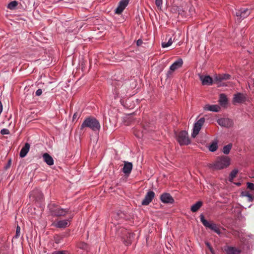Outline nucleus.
<instances>
[{
    "label": "nucleus",
    "mask_w": 254,
    "mask_h": 254,
    "mask_svg": "<svg viewBox=\"0 0 254 254\" xmlns=\"http://www.w3.org/2000/svg\"><path fill=\"white\" fill-rule=\"evenodd\" d=\"M101 126L99 122L94 117L86 118L83 122L80 129H84L86 128H89L94 131H99Z\"/></svg>",
    "instance_id": "nucleus-1"
},
{
    "label": "nucleus",
    "mask_w": 254,
    "mask_h": 254,
    "mask_svg": "<svg viewBox=\"0 0 254 254\" xmlns=\"http://www.w3.org/2000/svg\"><path fill=\"white\" fill-rule=\"evenodd\" d=\"M230 161V158L228 157L223 156L218 157L214 163L210 164L209 167L214 170L223 169L229 166Z\"/></svg>",
    "instance_id": "nucleus-2"
},
{
    "label": "nucleus",
    "mask_w": 254,
    "mask_h": 254,
    "mask_svg": "<svg viewBox=\"0 0 254 254\" xmlns=\"http://www.w3.org/2000/svg\"><path fill=\"white\" fill-rule=\"evenodd\" d=\"M130 84L131 81H128L125 82L120 87H116L114 90L115 98H124L127 95V90L133 87H130Z\"/></svg>",
    "instance_id": "nucleus-3"
},
{
    "label": "nucleus",
    "mask_w": 254,
    "mask_h": 254,
    "mask_svg": "<svg viewBox=\"0 0 254 254\" xmlns=\"http://www.w3.org/2000/svg\"><path fill=\"white\" fill-rule=\"evenodd\" d=\"M117 234L122 238L124 243L127 246L131 244L134 235L124 228H120L118 231Z\"/></svg>",
    "instance_id": "nucleus-4"
},
{
    "label": "nucleus",
    "mask_w": 254,
    "mask_h": 254,
    "mask_svg": "<svg viewBox=\"0 0 254 254\" xmlns=\"http://www.w3.org/2000/svg\"><path fill=\"white\" fill-rule=\"evenodd\" d=\"M200 219L201 223L206 228H209L211 230H213L218 235L221 234V231L218 226L214 223H210L208 221H207L205 219L203 214H201L200 215Z\"/></svg>",
    "instance_id": "nucleus-5"
},
{
    "label": "nucleus",
    "mask_w": 254,
    "mask_h": 254,
    "mask_svg": "<svg viewBox=\"0 0 254 254\" xmlns=\"http://www.w3.org/2000/svg\"><path fill=\"white\" fill-rule=\"evenodd\" d=\"M177 140L181 145H188L190 142L188 132L185 130L181 131L178 133Z\"/></svg>",
    "instance_id": "nucleus-6"
},
{
    "label": "nucleus",
    "mask_w": 254,
    "mask_h": 254,
    "mask_svg": "<svg viewBox=\"0 0 254 254\" xmlns=\"http://www.w3.org/2000/svg\"><path fill=\"white\" fill-rule=\"evenodd\" d=\"M205 122L204 118H201L195 124L193 128V132L191 134V136L193 138L198 134L202 125Z\"/></svg>",
    "instance_id": "nucleus-7"
},
{
    "label": "nucleus",
    "mask_w": 254,
    "mask_h": 254,
    "mask_svg": "<svg viewBox=\"0 0 254 254\" xmlns=\"http://www.w3.org/2000/svg\"><path fill=\"white\" fill-rule=\"evenodd\" d=\"M251 11L247 8H242L236 12V15L237 20H241L249 15Z\"/></svg>",
    "instance_id": "nucleus-8"
},
{
    "label": "nucleus",
    "mask_w": 254,
    "mask_h": 254,
    "mask_svg": "<svg viewBox=\"0 0 254 254\" xmlns=\"http://www.w3.org/2000/svg\"><path fill=\"white\" fill-rule=\"evenodd\" d=\"M183 64V61L182 59H179L178 60L175 61L170 66L169 70L168 71L167 76H169V74H171L172 72L175 70L181 67Z\"/></svg>",
    "instance_id": "nucleus-9"
},
{
    "label": "nucleus",
    "mask_w": 254,
    "mask_h": 254,
    "mask_svg": "<svg viewBox=\"0 0 254 254\" xmlns=\"http://www.w3.org/2000/svg\"><path fill=\"white\" fill-rule=\"evenodd\" d=\"M218 124L221 127L229 128L233 126V122L229 118H221L217 120Z\"/></svg>",
    "instance_id": "nucleus-10"
},
{
    "label": "nucleus",
    "mask_w": 254,
    "mask_h": 254,
    "mask_svg": "<svg viewBox=\"0 0 254 254\" xmlns=\"http://www.w3.org/2000/svg\"><path fill=\"white\" fill-rule=\"evenodd\" d=\"M155 196L154 192L150 190L146 194L144 198L142 200L141 202V204L142 205H147L150 202L152 201V199L154 198Z\"/></svg>",
    "instance_id": "nucleus-11"
},
{
    "label": "nucleus",
    "mask_w": 254,
    "mask_h": 254,
    "mask_svg": "<svg viewBox=\"0 0 254 254\" xmlns=\"http://www.w3.org/2000/svg\"><path fill=\"white\" fill-rule=\"evenodd\" d=\"M30 197L34 199L36 201H41L43 198V195L40 190L36 189L30 192Z\"/></svg>",
    "instance_id": "nucleus-12"
},
{
    "label": "nucleus",
    "mask_w": 254,
    "mask_h": 254,
    "mask_svg": "<svg viewBox=\"0 0 254 254\" xmlns=\"http://www.w3.org/2000/svg\"><path fill=\"white\" fill-rule=\"evenodd\" d=\"M128 0H121L116 8L115 11L116 14H121L128 4Z\"/></svg>",
    "instance_id": "nucleus-13"
},
{
    "label": "nucleus",
    "mask_w": 254,
    "mask_h": 254,
    "mask_svg": "<svg viewBox=\"0 0 254 254\" xmlns=\"http://www.w3.org/2000/svg\"><path fill=\"white\" fill-rule=\"evenodd\" d=\"M68 209L57 207L52 210V215L56 216H64L68 212Z\"/></svg>",
    "instance_id": "nucleus-14"
},
{
    "label": "nucleus",
    "mask_w": 254,
    "mask_h": 254,
    "mask_svg": "<svg viewBox=\"0 0 254 254\" xmlns=\"http://www.w3.org/2000/svg\"><path fill=\"white\" fill-rule=\"evenodd\" d=\"M160 199L165 203H173L174 200L169 193H164L160 196Z\"/></svg>",
    "instance_id": "nucleus-15"
},
{
    "label": "nucleus",
    "mask_w": 254,
    "mask_h": 254,
    "mask_svg": "<svg viewBox=\"0 0 254 254\" xmlns=\"http://www.w3.org/2000/svg\"><path fill=\"white\" fill-rule=\"evenodd\" d=\"M200 79L203 85H210L213 83V79L209 75H201Z\"/></svg>",
    "instance_id": "nucleus-16"
},
{
    "label": "nucleus",
    "mask_w": 254,
    "mask_h": 254,
    "mask_svg": "<svg viewBox=\"0 0 254 254\" xmlns=\"http://www.w3.org/2000/svg\"><path fill=\"white\" fill-rule=\"evenodd\" d=\"M246 101V96L241 93H238L234 95L233 102L237 103H242Z\"/></svg>",
    "instance_id": "nucleus-17"
},
{
    "label": "nucleus",
    "mask_w": 254,
    "mask_h": 254,
    "mask_svg": "<svg viewBox=\"0 0 254 254\" xmlns=\"http://www.w3.org/2000/svg\"><path fill=\"white\" fill-rule=\"evenodd\" d=\"M203 109L205 111L217 112L219 111L220 107L217 105L207 104L203 107Z\"/></svg>",
    "instance_id": "nucleus-18"
},
{
    "label": "nucleus",
    "mask_w": 254,
    "mask_h": 254,
    "mask_svg": "<svg viewBox=\"0 0 254 254\" xmlns=\"http://www.w3.org/2000/svg\"><path fill=\"white\" fill-rule=\"evenodd\" d=\"M124 163V166L123 168V172L126 174H130L132 169V163L126 161H125Z\"/></svg>",
    "instance_id": "nucleus-19"
},
{
    "label": "nucleus",
    "mask_w": 254,
    "mask_h": 254,
    "mask_svg": "<svg viewBox=\"0 0 254 254\" xmlns=\"http://www.w3.org/2000/svg\"><path fill=\"white\" fill-rule=\"evenodd\" d=\"M43 158L44 161L46 163L47 165L51 166L54 164V160L52 157L50 156L48 153H44L43 155Z\"/></svg>",
    "instance_id": "nucleus-20"
},
{
    "label": "nucleus",
    "mask_w": 254,
    "mask_h": 254,
    "mask_svg": "<svg viewBox=\"0 0 254 254\" xmlns=\"http://www.w3.org/2000/svg\"><path fill=\"white\" fill-rule=\"evenodd\" d=\"M30 149V145L28 143H26L24 146L20 150L19 156L21 158L24 157L27 153L28 152Z\"/></svg>",
    "instance_id": "nucleus-21"
},
{
    "label": "nucleus",
    "mask_w": 254,
    "mask_h": 254,
    "mask_svg": "<svg viewBox=\"0 0 254 254\" xmlns=\"http://www.w3.org/2000/svg\"><path fill=\"white\" fill-rule=\"evenodd\" d=\"M225 251L227 254H239L241 253V251L235 247H227L225 249Z\"/></svg>",
    "instance_id": "nucleus-22"
},
{
    "label": "nucleus",
    "mask_w": 254,
    "mask_h": 254,
    "mask_svg": "<svg viewBox=\"0 0 254 254\" xmlns=\"http://www.w3.org/2000/svg\"><path fill=\"white\" fill-rule=\"evenodd\" d=\"M55 226L57 228H64L68 226V220H62L55 223Z\"/></svg>",
    "instance_id": "nucleus-23"
},
{
    "label": "nucleus",
    "mask_w": 254,
    "mask_h": 254,
    "mask_svg": "<svg viewBox=\"0 0 254 254\" xmlns=\"http://www.w3.org/2000/svg\"><path fill=\"white\" fill-rule=\"evenodd\" d=\"M202 205V202L201 201H198L191 206L190 210L193 212H196Z\"/></svg>",
    "instance_id": "nucleus-24"
},
{
    "label": "nucleus",
    "mask_w": 254,
    "mask_h": 254,
    "mask_svg": "<svg viewBox=\"0 0 254 254\" xmlns=\"http://www.w3.org/2000/svg\"><path fill=\"white\" fill-rule=\"evenodd\" d=\"M219 101L221 105L223 106L226 105L228 102V99L226 95L224 94H220Z\"/></svg>",
    "instance_id": "nucleus-25"
},
{
    "label": "nucleus",
    "mask_w": 254,
    "mask_h": 254,
    "mask_svg": "<svg viewBox=\"0 0 254 254\" xmlns=\"http://www.w3.org/2000/svg\"><path fill=\"white\" fill-rule=\"evenodd\" d=\"M78 247L83 250L88 252L89 250V246L85 243L81 242L78 244Z\"/></svg>",
    "instance_id": "nucleus-26"
},
{
    "label": "nucleus",
    "mask_w": 254,
    "mask_h": 254,
    "mask_svg": "<svg viewBox=\"0 0 254 254\" xmlns=\"http://www.w3.org/2000/svg\"><path fill=\"white\" fill-rule=\"evenodd\" d=\"M175 40V38H174L173 39H172V37H170V38H169L168 41L167 43L163 42L162 43V47L163 48H166V47H169L170 46H171L173 42Z\"/></svg>",
    "instance_id": "nucleus-27"
},
{
    "label": "nucleus",
    "mask_w": 254,
    "mask_h": 254,
    "mask_svg": "<svg viewBox=\"0 0 254 254\" xmlns=\"http://www.w3.org/2000/svg\"><path fill=\"white\" fill-rule=\"evenodd\" d=\"M239 171L238 169H235L232 171L229 176V181L232 182L233 179L236 177Z\"/></svg>",
    "instance_id": "nucleus-28"
},
{
    "label": "nucleus",
    "mask_w": 254,
    "mask_h": 254,
    "mask_svg": "<svg viewBox=\"0 0 254 254\" xmlns=\"http://www.w3.org/2000/svg\"><path fill=\"white\" fill-rule=\"evenodd\" d=\"M232 147V144L230 143L227 145L224 146L223 149V152L225 154H228L230 152V150L231 149Z\"/></svg>",
    "instance_id": "nucleus-29"
},
{
    "label": "nucleus",
    "mask_w": 254,
    "mask_h": 254,
    "mask_svg": "<svg viewBox=\"0 0 254 254\" xmlns=\"http://www.w3.org/2000/svg\"><path fill=\"white\" fill-rule=\"evenodd\" d=\"M18 4V2L13 0L9 2L7 5V8L9 9H14Z\"/></svg>",
    "instance_id": "nucleus-30"
},
{
    "label": "nucleus",
    "mask_w": 254,
    "mask_h": 254,
    "mask_svg": "<svg viewBox=\"0 0 254 254\" xmlns=\"http://www.w3.org/2000/svg\"><path fill=\"white\" fill-rule=\"evenodd\" d=\"M218 148L217 142H213L209 147V149L211 152L215 151Z\"/></svg>",
    "instance_id": "nucleus-31"
},
{
    "label": "nucleus",
    "mask_w": 254,
    "mask_h": 254,
    "mask_svg": "<svg viewBox=\"0 0 254 254\" xmlns=\"http://www.w3.org/2000/svg\"><path fill=\"white\" fill-rule=\"evenodd\" d=\"M214 81L216 82H220L222 81V74L216 75L214 77Z\"/></svg>",
    "instance_id": "nucleus-32"
},
{
    "label": "nucleus",
    "mask_w": 254,
    "mask_h": 254,
    "mask_svg": "<svg viewBox=\"0 0 254 254\" xmlns=\"http://www.w3.org/2000/svg\"><path fill=\"white\" fill-rule=\"evenodd\" d=\"M20 227L19 226H17L16 227V234H15L14 237L15 238H18L20 236Z\"/></svg>",
    "instance_id": "nucleus-33"
},
{
    "label": "nucleus",
    "mask_w": 254,
    "mask_h": 254,
    "mask_svg": "<svg viewBox=\"0 0 254 254\" xmlns=\"http://www.w3.org/2000/svg\"><path fill=\"white\" fill-rule=\"evenodd\" d=\"M52 254H69V253L66 251H59L53 252Z\"/></svg>",
    "instance_id": "nucleus-34"
},
{
    "label": "nucleus",
    "mask_w": 254,
    "mask_h": 254,
    "mask_svg": "<svg viewBox=\"0 0 254 254\" xmlns=\"http://www.w3.org/2000/svg\"><path fill=\"white\" fill-rule=\"evenodd\" d=\"M0 133L2 135L9 134L10 132L8 129L3 128L0 130Z\"/></svg>",
    "instance_id": "nucleus-35"
},
{
    "label": "nucleus",
    "mask_w": 254,
    "mask_h": 254,
    "mask_svg": "<svg viewBox=\"0 0 254 254\" xmlns=\"http://www.w3.org/2000/svg\"><path fill=\"white\" fill-rule=\"evenodd\" d=\"M247 188L251 190H254V184L252 183H247Z\"/></svg>",
    "instance_id": "nucleus-36"
},
{
    "label": "nucleus",
    "mask_w": 254,
    "mask_h": 254,
    "mask_svg": "<svg viewBox=\"0 0 254 254\" xmlns=\"http://www.w3.org/2000/svg\"><path fill=\"white\" fill-rule=\"evenodd\" d=\"M155 4L158 8H161L162 4V0H155Z\"/></svg>",
    "instance_id": "nucleus-37"
},
{
    "label": "nucleus",
    "mask_w": 254,
    "mask_h": 254,
    "mask_svg": "<svg viewBox=\"0 0 254 254\" xmlns=\"http://www.w3.org/2000/svg\"><path fill=\"white\" fill-rule=\"evenodd\" d=\"M230 77H231V75L230 74H222V80L229 79H230Z\"/></svg>",
    "instance_id": "nucleus-38"
},
{
    "label": "nucleus",
    "mask_w": 254,
    "mask_h": 254,
    "mask_svg": "<svg viewBox=\"0 0 254 254\" xmlns=\"http://www.w3.org/2000/svg\"><path fill=\"white\" fill-rule=\"evenodd\" d=\"M205 243V245H206V246L207 247V248L210 251V252L213 253V248H212L210 244L208 242H206Z\"/></svg>",
    "instance_id": "nucleus-39"
},
{
    "label": "nucleus",
    "mask_w": 254,
    "mask_h": 254,
    "mask_svg": "<svg viewBox=\"0 0 254 254\" xmlns=\"http://www.w3.org/2000/svg\"><path fill=\"white\" fill-rule=\"evenodd\" d=\"M250 193L248 191H242L241 193V195L242 196H245V197H247L248 195H249V194H250Z\"/></svg>",
    "instance_id": "nucleus-40"
},
{
    "label": "nucleus",
    "mask_w": 254,
    "mask_h": 254,
    "mask_svg": "<svg viewBox=\"0 0 254 254\" xmlns=\"http://www.w3.org/2000/svg\"><path fill=\"white\" fill-rule=\"evenodd\" d=\"M42 93V90L41 89H38L35 92V94L37 96H40Z\"/></svg>",
    "instance_id": "nucleus-41"
},
{
    "label": "nucleus",
    "mask_w": 254,
    "mask_h": 254,
    "mask_svg": "<svg viewBox=\"0 0 254 254\" xmlns=\"http://www.w3.org/2000/svg\"><path fill=\"white\" fill-rule=\"evenodd\" d=\"M247 197H248V201L249 202H252L253 200V195L251 193L249 194V195H248Z\"/></svg>",
    "instance_id": "nucleus-42"
},
{
    "label": "nucleus",
    "mask_w": 254,
    "mask_h": 254,
    "mask_svg": "<svg viewBox=\"0 0 254 254\" xmlns=\"http://www.w3.org/2000/svg\"><path fill=\"white\" fill-rule=\"evenodd\" d=\"M142 41L141 40L139 39L137 41L136 44L137 46H140L142 44Z\"/></svg>",
    "instance_id": "nucleus-43"
},
{
    "label": "nucleus",
    "mask_w": 254,
    "mask_h": 254,
    "mask_svg": "<svg viewBox=\"0 0 254 254\" xmlns=\"http://www.w3.org/2000/svg\"><path fill=\"white\" fill-rule=\"evenodd\" d=\"M2 111V105L1 101H0V114L1 113Z\"/></svg>",
    "instance_id": "nucleus-44"
},
{
    "label": "nucleus",
    "mask_w": 254,
    "mask_h": 254,
    "mask_svg": "<svg viewBox=\"0 0 254 254\" xmlns=\"http://www.w3.org/2000/svg\"><path fill=\"white\" fill-rule=\"evenodd\" d=\"M76 113H75V114L73 115V118H76Z\"/></svg>",
    "instance_id": "nucleus-45"
},
{
    "label": "nucleus",
    "mask_w": 254,
    "mask_h": 254,
    "mask_svg": "<svg viewBox=\"0 0 254 254\" xmlns=\"http://www.w3.org/2000/svg\"><path fill=\"white\" fill-rule=\"evenodd\" d=\"M236 185L237 186H240L241 185V183H238L236 184Z\"/></svg>",
    "instance_id": "nucleus-46"
},
{
    "label": "nucleus",
    "mask_w": 254,
    "mask_h": 254,
    "mask_svg": "<svg viewBox=\"0 0 254 254\" xmlns=\"http://www.w3.org/2000/svg\"><path fill=\"white\" fill-rule=\"evenodd\" d=\"M121 217H122L124 215V214H122V213H121Z\"/></svg>",
    "instance_id": "nucleus-47"
},
{
    "label": "nucleus",
    "mask_w": 254,
    "mask_h": 254,
    "mask_svg": "<svg viewBox=\"0 0 254 254\" xmlns=\"http://www.w3.org/2000/svg\"><path fill=\"white\" fill-rule=\"evenodd\" d=\"M10 162H11V161H10V160H9V161H8V164H10Z\"/></svg>",
    "instance_id": "nucleus-48"
}]
</instances>
